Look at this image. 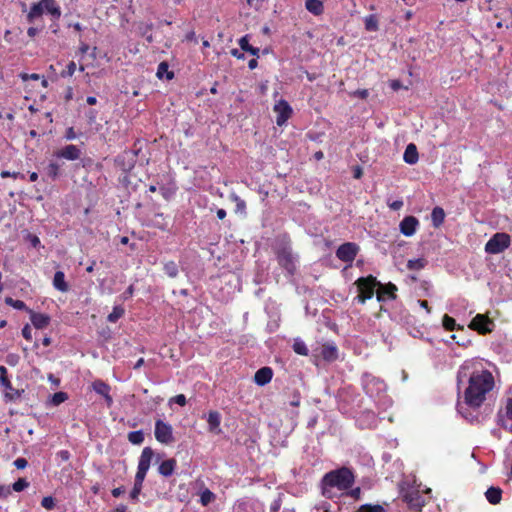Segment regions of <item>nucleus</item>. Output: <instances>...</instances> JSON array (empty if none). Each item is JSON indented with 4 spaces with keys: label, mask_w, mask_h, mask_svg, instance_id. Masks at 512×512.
Returning a JSON list of instances; mask_svg holds the SVG:
<instances>
[{
    "label": "nucleus",
    "mask_w": 512,
    "mask_h": 512,
    "mask_svg": "<svg viewBox=\"0 0 512 512\" xmlns=\"http://www.w3.org/2000/svg\"><path fill=\"white\" fill-rule=\"evenodd\" d=\"M465 379L467 387L463 393L464 404L469 408L479 409L495 387L494 376L476 362L466 361L458 370V384Z\"/></svg>",
    "instance_id": "nucleus-1"
},
{
    "label": "nucleus",
    "mask_w": 512,
    "mask_h": 512,
    "mask_svg": "<svg viewBox=\"0 0 512 512\" xmlns=\"http://www.w3.org/2000/svg\"><path fill=\"white\" fill-rule=\"evenodd\" d=\"M354 474L347 467H341L326 473L322 479V485L326 487H336L339 490H347L354 484Z\"/></svg>",
    "instance_id": "nucleus-2"
},
{
    "label": "nucleus",
    "mask_w": 512,
    "mask_h": 512,
    "mask_svg": "<svg viewBox=\"0 0 512 512\" xmlns=\"http://www.w3.org/2000/svg\"><path fill=\"white\" fill-rule=\"evenodd\" d=\"M355 285L358 290V295L355 297V300L360 304H365L367 300L374 296L379 281L373 275H368L358 278L355 281Z\"/></svg>",
    "instance_id": "nucleus-3"
},
{
    "label": "nucleus",
    "mask_w": 512,
    "mask_h": 512,
    "mask_svg": "<svg viewBox=\"0 0 512 512\" xmlns=\"http://www.w3.org/2000/svg\"><path fill=\"white\" fill-rule=\"evenodd\" d=\"M496 418L501 428L512 433V386L508 388L504 405L499 408Z\"/></svg>",
    "instance_id": "nucleus-4"
},
{
    "label": "nucleus",
    "mask_w": 512,
    "mask_h": 512,
    "mask_svg": "<svg viewBox=\"0 0 512 512\" xmlns=\"http://www.w3.org/2000/svg\"><path fill=\"white\" fill-rule=\"evenodd\" d=\"M511 244V237L504 232L495 233L485 244V252L488 254H500Z\"/></svg>",
    "instance_id": "nucleus-5"
},
{
    "label": "nucleus",
    "mask_w": 512,
    "mask_h": 512,
    "mask_svg": "<svg viewBox=\"0 0 512 512\" xmlns=\"http://www.w3.org/2000/svg\"><path fill=\"white\" fill-rule=\"evenodd\" d=\"M278 264L287 272L288 275H294L296 272V257L290 246H283L276 251Z\"/></svg>",
    "instance_id": "nucleus-6"
},
{
    "label": "nucleus",
    "mask_w": 512,
    "mask_h": 512,
    "mask_svg": "<svg viewBox=\"0 0 512 512\" xmlns=\"http://www.w3.org/2000/svg\"><path fill=\"white\" fill-rule=\"evenodd\" d=\"M154 456V451L151 447H145L139 458L137 472L135 475V482L143 484L146 474L150 468L151 460Z\"/></svg>",
    "instance_id": "nucleus-7"
},
{
    "label": "nucleus",
    "mask_w": 512,
    "mask_h": 512,
    "mask_svg": "<svg viewBox=\"0 0 512 512\" xmlns=\"http://www.w3.org/2000/svg\"><path fill=\"white\" fill-rule=\"evenodd\" d=\"M359 252V246L354 242H346L341 244L336 250V257L351 266Z\"/></svg>",
    "instance_id": "nucleus-8"
},
{
    "label": "nucleus",
    "mask_w": 512,
    "mask_h": 512,
    "mask_svg": "<svg viewBox=\"0 0 512 512\" xmlns=\"http://www.w3.org/2000/svg\"><path fill=\"white\" fill-rule=\"evenodd\" d=\"M493 321L484 314H477L469 323L471 330L477 331L480 335H486L492 332Z\"/></svg>",
    "instance_id": "nucleus-9"
},
{
    "label": "nucleus",
    "mask_w": 512,
    "mask_h": 512,
    "mask_svg": "<svg viewBox=\"0 0 512 512\" xmlns=\"http://www.w3.org/2000/svg\"><path fill=\"white\" fill-rule=\"evenodd\" d=\"M155 438L162 444H170L174 441L172 426L160 419L155 422Z\"/></svg>",
    "instance_id": "nucleus-10"
},
{
    "label": "nucleus",
    "mask_w": 512,
    "mask_h": 512,
    "mask_svg": "<svg viewBox=\"0 0 512 512\" xmlns=\"http://www.w3.org/2000/svg\"><path fill=\"white\" fill-rule=\"evenodd\" d=\"M402 500L407 503L410 509L415 511H421L425 504L423 496L420 494L418 489H407L402 493Z\"/></svg>",
    "instance_id": "nucleus-11"
},
{
    "label": "nucleus",
    "mask_w": 512,
    "mask_h": 512,
    "mask_svg": "<svg viewBox=\"0 0 512 512\" xmlns=\"http://www.w3.org/2000/svg\"><path fill=\"white\" fill-rule=\"evenodd\" d=\"M274 112L277 114L276 123L278 126H282L287 122V120L292 115V108L286 100H279L273 108Z\"/></svg>",
    "instance_id": "nucleus-12"
},
{
    "label": "nucleus",
    "mask_w": 512,
    "mask_h": 512,
    "mask_svg": "<svg viewBox=\"0 0 512 512\" xmlns=\"http://www.w3.org/2000/svg\"><path fill=\"white\" fill-rule=\"evenodd\" d=\"M0 384L5 390L6 397L10 400H16L20 398L21 393L19 390L14 389L8 378V370L5 366H0Z\"/></svg>",
    "instance_id": "nucleus-13"
},
{
    "label": "nucleus",
    "mask_w": 512,
    "mask_h": 512,
    "mask_svg": "<svg viewBox=\"0 0 512 512\" xmlns=\"http://www.w3.org/2000/svg\"><path fill=\"white\" fill-rule=\"evenodd\" d=\"M82 155L81 150L74 144L66 145L53 153V156L58 159H66L69 161H75L80 159Z\"/></svg>",
    "instance_id": "nucleus-14"
},
{
    "label": "nucleus",
    "mask_w": 512,
    "mask_h": 512,
    "mask_svg": "<svg viewBox=\"0 0 512 512\" xmlns=\"http://www.w3.org/2000/svg\"><path fill=\"white\" fill-rule=\"evenodd\" d=\"M419 226V220L415 216H406L399 224L400 232L407 237L415 234Z\"/></svg>",
    "instance_id": "nucleus-15"
},
{
    "label": "nucleus",
    "mask_w": 512,
    "mask_h": 512,
    "mask_svg": "<svg viewBox=\"0 0 512 512\" xmlns=\"http://www.w3.org/2000/svg\"><path fill=\"white\" fill-rule=\"evenodd\" d=\"M377 287L378 291L376 293V297L379 302L384 301L385 297L392 300L396 299L397 286L395 284L389 282L383 285L379 282V285Z\"/></svg>",
    "instance_id": "nucleus-16"
},
{
    "label": "nucleus",
    "mask_w": 512,
    "mask_h": 512,
    "mask_svg": "<svg viewBox=\"0 0 512 512\" xmlns=\"http://www.w3.org/2000/svg\"><path fill=\"white\" fill-rule=\"evenodd\" d=\"M28 314L30 316L32 325L36 329H44L50 324L51 318L47 314L38 313L33 311L32 309L28 310Z\"/></svg>",
    "instance_id": "nucleus-17"
},
{
    "label": "nucleus",
    "mask_w": 512,
    "mask_h": 512,
    "mask_svg": "<svg viewBox=\"0 0 512 512\" xmlns=\"http://www.w3.org/2000/svg\"><path fill=\"white\" fill-rule=\"evenodd\" d=\"M92 387H93V390L104 397L106 403L108 406H111L112 403H113V399L110 395V386L105 383L104 381L102 380H95L93 383H92Z\"/></svg>",
    "instance_id": "nucleus-18"
},
{
    "label": "nucleus",
    "mask_w": 512,
    "mask_h": 512,
    "mask_svg": "<svg viewBox=\"0 0 512 512\" xmlns=\"http://www.w3.org/2000/svg\"><path fill=\"white\" fill-rule=\"evenodd\" d=\"M273 377L272 368L265 366L258 369L254 375V382L259 386H264L268 384Z\"/></svg>",
    "instance_id": "nucleus-19"
},
{
    "label": "nucleus",
    "mask_w": 512,
    "mask_h": 512,
    "mask_svg": "<svg viewBox=\"0 0 512 512\" xmlns=\"http://www.w3.org/2000/svg\"><path fill=\"white\" fill-rule=\"evenodd\" d=\"M320 356L327 362H333L338 358V349L333 343H325L321 347Z\"/></svg>",
    "instance_id": "nucleus-20"
},
{
    "label": "nucleus",
    "mask_w": 512,
    "mask_h": 512,
    "mask_svg": "<svg viewBox=\"0 0 512 512\" xmlns=\"http://www.w3.org/2000/svg\"><path fill=\"white\" fill-rule=\"evenodd\" d=\"M208 429L210 432L219 434L221 432V415L218 411H210L207 418Z\"/></svg>",
    "instance_id": "nucleus-21"
},
{
    "label": "nucleus",
    "mask_w": 512,
    "mask_h": 512,
    "mask_svg": "<svg viewBox=\"0 0 512 512\" xmlns=\"http://www.w3.org/2000/svg\"><path fill=\"white\" fill-rule=\"evenodd\" d=\"M177 461L174 458H170L161 462L158 467V472L164 477H170L176 468Z\"/></svg>",
    "instance_id": "nucleus-22"
},
{
    "label": "nucleus",
    "mask_w": 512,
    "mask_h": 512,
    "mask_svg": "<svg viewBox=\"0 0 512 512\" xmlns=\"http://www.w3.org/2000/svg\"><path fill=\"white\" fill-rule=\"evenodd\" d=\"M53 287L62 293L69 291V284L65 280V274L63 271L55 272L53 277Z\"/></svg>",
    "instance_id": "nucleus-23"
},
{
    "label": "nucleus",
    "mask_w": 512,
    "mask_h": 512,
    "mask_svg": "<svg viewBox=\"0 0 512 512\" xmlns=\"http://www.w3.org/2000/svg\"><path fill=\"white\" fill-rule=\"evenodd\" d=\"M403 159L407 164H410V165L417 163V161L419 159V154H418L417 147L415 144L410 143L407 145V147L404 151Z\"/></svg>",
    "instance_id": "nucleus-24"
},
{
    "label": "nucleus",
    "mask_w": 512,
    "mask_h": 512,
    "mask_svg": "<svg viewBox=\"0 0 512 512\" xmlns=\"http://www.w3.org/2000/svg\"><path fill=\"white\" fill-rule=\"evenodd\" d=\"M485 497L490 504H499L502 499V489L499 487L491 486L485 492Z\"/></svg>",
    "instance_id": "nucleus-25"
},
{
    "label": "nucleus",
    "mask_w": 512,
    "mask_h": 512,
    "mask_svg": "<svg viewBox=\"0 0 512 512\" xmlns=\"http://www.w3.org/2000/svg\"><path fill=\"white\" fill-rule=\"evenodd\" d=\"M305 7L315 16H319L324 12V4L321 0H306Z\"/></svg>",
    "instance_id": "nucleus-26"
},
{
    "label": "nucleus",
    "mask_w": 512,
    "mask_h": 512,
    "mask_svg": "<svg viewBox=\"0 0 512 512\" xmlns=\"http://www.w3.org/2000/svg\"><path fill=\"white\" fill-rule=\"evenodd\" d=\"M44 10L53 16L54 19H59L61 16V9L55 0H42Z\"/></svg>",
    "instance_id": "nucleus-27"
},
{
    "label": "nucleus",
    "mask_w": 512,
    "mask_h": 512,
    "mask_svg": "<svg viewBox=\"0 0 512 512\" xmlns=\"http://www.w3.org/2000/svg\"><path fill=\"white\" fill-rule=\"evenodd\" d=\"M432 224L435 228L440 227L445 220V211L443 208L436 206L431 212Z\"/></svg>",
    "instance_id": "nucleus-28"
},
{
    "label": "nucleus",
    "mask_w": 512,
    "mask_h": 512,
    "mask_svg": "<svg viewBox=\"0 0 512 512\" xmlns=\"http://www.w3.org/2000/svg\"><path fill=\"white\" fill-rule=\"evenodd\" d=\"M44 12V7L42 1L39 3L32 4L28 14H27V20L29 23H33L35 19L42 16Z\"/></svg>",
    "instance_id": "nucleus-29"
},
{
    "label": "nucleus",
    "mask_w": 512,
    "mask_h": 512,
    "mask_svg": "<svg viewBox=\"0 0 512 512\" xmlns=\"http://www.w3.org/2000/svg\"><path fill=\"white\" fill-rule=\"evenodd\" d=\"M127 156H129V153L124 152V153L118 155L115 159V164L125 172L130 171L134 167L133 161L126 162Z\"/></svg>",
    "instance_id": "nucleus-30"
},
{
    "label": "nucleus",
    "mask_w": 512,
    "mask_h": 512,
    "mask_svg": "<svg viewBox=\"0 0 512 512\" xmlns=\"http://www.w3.org/2000/svg\"><path fill=\"white\" fill-rule=\"evenodd\" d=\"M156 75L159 79H163L165 77L167 80H171L174 78V73L169 71V65L166 61H163L158 65Z\"/></svg>",
    "instance_id": "nucleus-31"
},
{
    "label": "nucleus",
    "mask_w": 512,
    "mask_h": 512,
    "mask_svg": "<svg viewBox=\"0 0 512 512\" xmlns=\"http://www.w3.org/2000/svg\"><path fill=\"white\" fill-rule=\"evenodd\" d=\"M442 325L446 331L464 330L463 326L456 323L455 319L448 314H445L442 318Z\"/></svg>",
    "instance_id": "nucleus-32"
},
{
    "label": "nucleus",
    "mask_w": 512,
    "mask_h": 512,
    "mask_svg": "<svg viewBox=\"0 0 512 512\" xmlns=\"http://www.w3.org/2000/svg\"><path fill=\"white\" fill-rule=\"evenodd\" d=\"M238 44L243 51L248 52L253 56L259 55V48L253 47L249 44L248 35L241 37L238 41Z\"/></svg>",
    "instance_id": "nucleus-33"
},
{
    "label": "nucleus",
    "mask_w": 512,
    "mask_h": 512,
    "mask_svg": "<svg viewBox=\"0 0 512 512\" xmlns=\"http://www.w3.org/2000/svg\"><path fill=\"white\" fill-rule=\"evenodd\" d=\"M163 270L170 278H176L179 274L178 265L174 261L164 263Z\"/></svg>",
    "instance_id": "nucleus-34"
},
{
    "label": "nucleus",
    "mask_w": 512,
    "mask_h": 512,
    "mask_svg": "<svg viewBox=\"0 0 512 512\" xmlns=\"http://www.w3.org/2000/svg\"><path fill=\"white\" fill-rule=\"evenodd\" d=\"M364 24L367 31H377L379 29L378 19L374 14L366 16Z\"/></svg>",
    "instance_id": "nucleus-35"
},
{
    "label": "nucleus",
    "mask_w": 512,
    "mask_h": 512,
    "mask_svg": "<svg viewBox=\"0 0 512 512\" xmlns=\"http://www.w3.org/2000/svg\"><path fill=\"white\" fill-rule=\"evenodd\" d=\"M128 440L134 445H140L144 441V433L141 430L131 431L128 433Z\"/></svg>",
    "instance_id": "nucleus-36"
},
{
    "label": "nucleus",
    "mask_w": 512,
    "mask_h": 512,
    "mask_svg": "<svg viewBox=\"0 0 512 512\" xmlns=\"http://www.w3.org/2000/svg\"><path fill=\"white\" fill-rule=\"evenodd\" d=\"M427 261L424 258L410 259L407 262L409 270H421L425 267Z\"/></svg>",
    "instance_id": "nucleus-37"
},
{
    "label": "nucleus",
    "mask_w": 512,
    "mask_h": 512,
    "mask_svg": "<svg viewBox=\"0 0 512 512\" xmlns=\"http://www.w3.org/2000/svg\"><path fill=\"white\" fill-rule=\"evenodd\" d=\"M5 303L17 310H25L28 313V310H31L27 307V305L22 300H15L11 297H7L5 299Z\"/></svg>",
    "instance_id": "nucleus-38"
},
{
    "label": "nucleus",
    "mask_w": 512,
    "mask_h": 512,
    "mask_svg": "<svg viewBox=\"0 0 512 512\" xmlns=\"http://www.w3.org/2000/svg\"><path fill=\"white\" fill-rule=\"evenodd\" d=\"M125 313V310L121 306H115L112 312L108 315L107 320L111 323L117 322Z\"/></svg>",
    "instance_id": "nucleus-39"
},
{
    "label": "nucleus",
    "mask_w": 512,
    "mask_h": 512,
    "mask_svg": "<svg viewBox=\"0 0 512 512\" xmlns=\"http://www.w3.org/2000/svg\"><path fill=\"white\" fill-rule=\"evenodd\" d=\"M216 498L215 494L208 488L204 489L200 494V503L203 506H207Z\"/></svg>",
    "instance_id": "nucleus-40"
},
{
    "label": "nucleus",
    "mask_w": 512,
    "mask_h": 512,
    "mask_svg": "<svg viewBox=\"0 0 512 512\" xmlns=\"http://www.w3.org/2000/svg\"><path fill=\"white\" fill-rule=\"evenodd\" d=\"M68 399V395L66 392H62V391H59V392H56L54 393L51 398H50V403L53 405V406H58L60 405L61 403L65 402L66 400Z\"/></svg>",
    "instance_id": "nucleus-41"
},
{
    "label": "nucleus",
    "mask_w": 512,
    "mask_h": 512,
    "mask_svg": "<svg viewBox=\"0 0 512 512\" xmlns=\"http://www.w3.org/2000/svg\"><path fill=\"white\" fill-rule=\"evenodd\" d=\"M60 173V165L57 162H50L47 166V174L48 176L55 180Z\"/></svg>",
    "instance_id": "nucleus-42"
},
{
    "label": "nucleus",
    "mask_w": 512,
    "mask_h": 512,
    "mask_svg": "<svg viewBox=\"0 0 512 512\" xmlns=\"http://www.w3.org/2000/svg\"><path fill=\"white\" fill-rule=\"evenodd\" d=\"M231 199L236 204V209H235L236 213H246V202L243 199H241L236 194H232Z\"/></svg>",
    "instance_id": "nucleus-43"
},
{
    "label": "nucleus",
    "mask_w": 512,
    "mask_h": 512,
    "mask_svg": "<svg viewBox=\"0 0 512 512\" xmlns=\"http://www.w3.org/2000/svg\"><path fill=\"white\" fill-rule=\"evenodd\" d=\"M293 350L296 354L301 356H307L309 350L303 341H295L293 344Z\"/></svg>",
    "instance_id": "nucleus-44"
},
{
    "label": "nucleus",
    "mask_w": 512,
    "mask_h": 512,
    "mask_svg": "<svg viewBox=\"0 0 512 512\" xmlns=\"http://www.w3.org/2000/svg\"><path fill=\"white\" fill-rule=\"evenodd\" d=\"M29 486V482L25 478H19L12 485V489L16 492H21Z\"/></svg>",
    "instance_id": "nucleus-45"
},
{
    "label": "nucleus",
    "mask_w": 512,
    "mask_h": 512,
    "mask_svg": "<svg viewBox=\"0 0 512 512\" xmlns=\"http://www.w3.org/2000/svg\"><path fill=\"white\" fill-rule=\"evenodd\" d=\"M0 176L1 178L5 179V178H14V179H22L24 180L25 179V175L23 173H20V172H10V171H7V170H3L1 173H0Z\"/></svg>",
    "instance_id": "nucleus-46"
},
{
    "label": "nucleus",
    "mask_w": 512,
    "mask_h": 512,
    "mask_svg": "<svg viewBox=\"0 0 512 512\" xmlns=\"http://www.w3.org/2000/svg\"><path fill=\"white\" fill-rule=\"evenodd\" d=\"M41 505L47 510H52L56 506V502L52 496H46L42 499Z\"/></svg>",
    "instance_id": "nucleus-47"
},
{
    "label": "nucleus",
    "mask_w": 512,
    "mask_h": 512,
    "mask_svg": "<svg viewBox=\"0 0 512 512\" xmlns=\"http://www.w3.org/2000/svg\"><path fill=\"white\" fill-rule=\"evenodd\" d=\"M142 486L143 484H138L136 482H134V486L130 492V498L134 501H137L138 500V497L141 493V490H142Z\"/></svg>",
    "instance_id": "nucleus-48"
},
{
    "label": "nucleus",
    "mask_w": 512,
    "mask_h": 512,
    "mask_svg": "<svg viewBox=\"0 0 512 512\" xmlns=\"http://www.w3.org/2000/svg\"><path fill=\"white\" fill-rule=\"evenodd\" d=\"M76 70V63L74 61H70L66 66V69L62 72L63 77H71Z\"/></svg>",
    "instance_id": "nucleus-49"
},
{
    "label": "nucleus",
    "mask_w": 512,
    "mask_h": 512,
    "mask_svg": "<svg viewBox=\"0 0 512 512\" xmlns=\"http://www.w3.org/2000/svg\"><path fill=\"white\" fill-rule=\"evenodd\" d=\"M170 402H174L180 406H185L187 403L186 396L184 394H178L170 399Z\"/></svg>",
    "instance_id": "nucleus-50"
},
{
    "label": "nucleus",
    "mask_w": 512,
    "mask_h": 512,
    "mask_svg": "<svg viewBox=\"0 0 512 512\" xmlns=\"http://www.w3.org/2000/svg\"><path fill=\"white\" fill-rule=\"evenodd\" d=\"M19 77L23 80V81H28V80H35V81H38L41 76L37 73H32V74H28V73H20L19 74Z\"/></svg>",
    "instance_id": "nucleus-51"
},
{
    "label": "nucleus",
    "mask_w": 512,
    "mask_h": 512,
    "mask_svg": "<svg viewBox=\"0 0 512 512\" xmlns=\"http://www.w3.org/2000/svg\"><path fill=\"white\" fill-rule=\"evenodd\" d=\"M21 333H22V336L27 341H31L32 340V329H31L29 324L24 325V327L22 328V332Z\"/></svg>",
    "instance_id": "nucleus-52"
},
{
    "label": "nucleus",
    "mask_w": 512,
    "mask_h": 512,
    "mask_svg": "<svg viewBox=\"0 0 512 512\" xmlns=\"http://www.w3.org/2000/svg\"><path fill=\"white\" fill-rule=\"evenodd\" d=\"M56 457L62 462H67L70 459L71 454L68 450H60L57 452Z\"/></svg>",
    "instance_id": "nucleus-53"
},
{
    "label": "nucleus",
    "mask_w": 512,
    "mask_h": 512,
    "mask_svg": "<svg viewBox=\"0 0 512 512\" xmlns=\"http://www.w3.org/2000/svg\"><path fill=\"white\" fill-rule=\"evenodd\" d=\"M383 508L379 505L376 506H362L360 512H383Z\"/></svg>",
    "instance_id": "nucleus-54"
},
{
    "label": "nucleus",
    "mask_w": 512,
    "mask_h": 512,
    "mask_svg": "<svg viewBox=\"0 0 512 512\" xmlns=\"http://www.w3.org/2000/svg\"><path fill=\"white\" fill-rule=\"evenodd\" d=\"M351 95L360 99H366L369 96V92L367 89H358L351 93Z\"/></svg>",
    "instance_id": "nucleus-55"
},
{
    "label": "nucleus",
    "mask_w": 512,
    "mask_h": 512,
    "mask_svg": "<svg viewBox=\"0 0 512 512\" xmlns=\"http://www.w3.org/2000/svg\"><path fill=\"white\" fill-rule=\"evenodd\" d=\"M11 494L10 486L0 485V498H7Z\"/></svg>",
    "instance_id": "nucleus-56"
},
{
    "label": "nucleus",
    "mask_w": 512,
    "mask_h": 512,
    "mask_svg": "<svg viewBox=\"0 0 512 512\" xmlns=\"http://www.w3.org/2000/svg\"><path fill=\"white\" fill-rule=\"evenodd\" d=\"M388 206L391 210L397 211L400 210L403 207V201L402 200H395L391 203H388Z\"/></svg>",
    "instance_id": "nucleus-57"
},
{
    "label": "nucleus",
    "mask_w": 512,
    "mask_h": 512,
    "mask_svg": "<svg viewBox=\"0 0 512 512\" xmlns=\"http://www.w3.org/2000/svg\"><path fill=\"white\" fill-rule=\"evenodd\" d=\"M27 460L25 458H17L14 461V465L17 469H24L27 466Z\"/></svg>",
    "instance_id": "nucleus-58"
},
{
    "label": "nucleus",
    "mask_w": 512,
    "mask_h": 512,
    "mask_svg": "<svg viewBox=\"0 0 512 512\" xmlns=\"http://www.w3.org/2000/svg\"><path fill=\"white\" fill-rule=\"evenodd\" d=\"M300 400V393L298 391H295L293 399L290 401V405L293 407H298L300 405Z\"/></svg>",
    "instance_id": "nucleus-59"
},
{
    "label": "nucleus",
    "mask_w": 512,
    "mask_h": 512,
    "mask_svg": "<svg viewBox=\"0 0 512 512\" xmlns=\"http://www.w3.org/2000/svg\"><path fill=\"white\" fill-rule=\"evenodd\" d=\"M76 133L74 131V128L73 127H69L67 130H66V133H65V138L67 140H74L76 138Z\"/></svg>",
    "instance_id": "nucleus-60"
},
{
    "label": "nucleus",
    "mask_w": 512,
    "mask_h": 512,
    "mask_svg": "<svg viewBox=\"0 0 512 512\" xmlns=\"http://www.w3.org/2000/svg\"><path fill=\"white\" fill-rule=\"evenodd\" d=\"M90 47L87 43L80 41L78 51L81 55L86 54L89 51Z\"/></svg>",
    "instance_id": "nucleus-61"
},
{
    "label": "nucleus",
    "mask_w": 512,
    "mask_h": 512,
    "mask_svg": "<svg viewBox=\"0 0 512 512\" xmlns=\"http://www.w3.org/2000/svg\"><path fill=\"white\" fill-rule=\"evenodd\" d=\"M362 175H363V170H362V168H361L360 166H358V165H357V166H355V167L353 168V177H354L355 179H360V178L362 177Z\"/></svg>",
    "instance_id": "nucleus-62"
},
{
    "label": "nucleus",
    "mask_w": 512,
    "mask_h": 512,
    "mask_svg": "<svg viewBox=\"0 0 512 512\" xmlns=\"http://www.w3.org/2000/svg\"><path fill=\"white\" fill-rule=\"evenodd\" d=\"M125 492V488L123 486H120V487H117V488H114L111 493H112V496L117 498L119 496H121L123 493Z\"/></svg>",
    "instance_id": "nucleus-63"
},
{
    "label": "nucleus",
    "mask_w": 512,
    "mask_h": 512,
    "mask_svg": "<svg viewBox=\"0 0 512 512\" xmlns=\"http://www.w3.org/2000/svg\"><path fill=\"white\" fill-rule=\"evenodd\" d=\"M281 508V501L275 500L270 506V512H279Z\"/></svg>",
    "instance_id": "nucleus-64"
}]
</instances>
